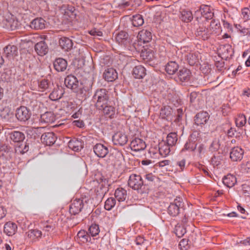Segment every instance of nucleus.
<instances>
[{
    "instance_id": "obj_1",
    "label": "nucleus",
    "mask_w": 250,
    "mask_h": 250,
    "mask_svg": "<svg viewBox=\"0 0 250 250\" xmlns=\"http://www.w3.org/2000/svg\"><path fill=\"white\" fill-rule=\"evenodd\" d=\"M91 204L89 197L83 196L81 198H76L72 201L69 206V212L71 215H75L79 213L83 209H90Z\"/></svg>"
},
{
    "instance_id": "obj_2",
    "label": "nucleus",
    "mask_w": 250,
    "mask_h": 250,
    "mask_svg": "<svg viewBox=\"0 0 250 250\" xmlns=\"http://www.w3.org/2000/svg\"><path fill=\"white\" fill-rule=\"evenodd\" d=\"M109 100V92L105 88L97 89L93 96V100L95 103V106L98 110L103 108L105 104H108Z\"/></svg>"
},
{
    "instance_id": "obj_3",
    "label": "nucleus",
    "mask_w": 250,
    "mask_h": 250,
    "mask_svg": "<svg viewBox=\"0 0 250 250\" xmlns=\"http://www.w3.org/2000/svg\"><path fill=\"white\" fill-rule=\"evenodd\" d=\"M115 40L120 45L125 47L129 51L134 52L137 50L136 43H132L127 32L121 31L116 35Z\"/></svg>"
},
{
    "instance_id": "obj_4",
    "label": "nucleus",
    "mask_w": 250,
    "mask_h": 250,
    "mask_svg": "<svg viewBox=\"0 0 250 250\" xmlns=\"http://www.w3.org/2000/svg\"><path fill=\"white\" fill-rule=\"evenodd\" d=\"M182 207V199L177 197L169 205L167 208L168 213L171 216H177L179 214L180 208Z\"/></svg>"
},
{
    "instance_id": "obj_5",
    "label": "nucleus",
    "mask_w": 250,
    "mask_h": 250,
    "mask_svg": "<svg viewBox=\"0 0 250 250\" xmlns=\"http://www.w3.org/2000/svg\"><path fill=\"white\" fill-rule=\"evenodd\" d=\"M128 185L132 189L138 190L144 185V181L140 175L133 174L129 176Z\"/></svg>"
},
{
    "instance_id": "obj_6",
    "label": "nucleus",
    "mask_w": 250,
    "mask_h": 250,
    "mask_svg": "<svg viewBox=\"0 0 250 250\" xmlns=\"http://www.w3.org/2000/svg\"><path fill=\"white\" fill-rule=\"evenodd\" d=\"M95 154L99 158H104L109 153L107 146L101 143H97L93 146Z\"/></svg>"
},
{
    "instance_id": "obj_7",
    "label": "nucleus",
    "mask_w": 250,
    "mask_h": 250,
    "mask_svg": "<svg viewBox=\"0 0 250 250\" xmlns=\"http://www.w3.org/2000/svg\"><path fill=\"white\" fill-rule=\"evenodd\" d=\"M195 35L199 39L206 41L210 38L212 34L210 30L206 26L202 24L197 28Z\"/></svg>"
},
{
    "instance_id": "obj_8",
    "label": "nucleus",
    "mask_w": 250,
    "mask_h": 250,
    "mask_svg": "<svg viewBox=\"0 0 250 250\" xmlns=\"http://www.w3.org/2000/svg\"><path fill=\"white\" fill-rule=\"evenodd\" d=\"M31 114V112L27 108L22 106L17 109L16 116L19 121L25 122L30 118Z\"/></svg>"
},
{
    "instance_id": "obj_9",
    "label": "nucleus",
    "mask_w": 250,
    "mask_h": 250,
    "mask_svg": "<svg viewBox=\"0 0 250 250\" xmlns=\"http://www.w3.org/2000/svg\"><path fill=\"white\" fill-rule=\"evenodd\" d=\"M127 135L122 132H117L112 137V141L115 145L124 146L127 142Z\"/></svg>"
},
{
    "instance_id": "obj_10",
    "label": "nucleus",
    "mask_w": 250,
    "mask_h": 250,
    "mask_svg": "<svg viewBox=\"0 0 250 250\" xmlns=\"http://www.w3.org/2000/svg\"><path fill=\"white\" fill-rule=\"evenodd\" d=\"M64 84L66 86L71 89L75 92L77 91L79 82L76 77L73 75H68L64 80Z\"/></svg>"
},
{
    "instance_id": "obj_11",
    "label": "nucleus",
    "mask_w": 250,
    "mask_h": 250,
    "mask_svg": "<svg viewBox=\"0 0 250 250\" xmlns=\"http://www.w3.org/2000/svg\"><path fill=\"white\" fill-rule=\"evenodd\" d=\"M42 142L46 146H52L56 142L57 137L52 132H45L41 136Z\"/></svg>"
},
{
    "instance_id": "obj_12",
    "label": "nucleus",
    "mask_w": 250,
    "mask_h": 250,
    "mask_svg": "<svg viewBox=\"0 0 250 250\" xmlns=\"http://www.w3.org/2000/svg\"><path fill=\"white\" fill-rule=\"evenodd\" d=\"M130 147L134 151H140L146 147V144L143 140L135 138L130 143Z\"/></svg>"
},
{
    "instance_id": "obj_13",
    "label": "nucleus",
    "mask_w": 250,
    "mask_h": 250,
    "mask_svg": "<svg viewBox=\"0 0 250 250\" xmlns=\"http://www.w3.org/2000/svg\"><path fill=\"white\" fill-rule=\"evenodd\" d=\"M244 150L240 147H233L230 152V158L232 161H240L243 158Z\"/></svg>"
},
{
    "instance_id": "obj_14",
    "label": "nucleus",
    "mask_w": 250,
    "mask_h": 250,
    "mask_svg": "<svg viewBox=\"0 0 250 250\" xmlns=\"http://www.w3.org/2000/svg\"><path fill=\"white\" fill-rule=\"evenodd\" d=\"M196 14H201L202 18L205 20L212 19L214 16V13L211 11L210 7L207 5H202L199 10L196 12Z\"/></svg>"
},
{
    "instance_id": "obj_15",
    "label": "nucleus",
    "mask_w": 250,
    "mask_h": 250,
    "mask_svg": "<svg viewBox=\"0 0 250 250\" xmlns=\"http://www.w3.org/2000/svg\"><path fill=\"white\" fill-rule=\"evenodd\" d=\"M5 25L8 28H10L11 30H14L18 28L20 26L19 21L16 19L13 15H9L5 20Z\"/></svg>"
},
{
    "instance_id": "obj_16",
    "label": "nucleus",
    "mask_w": 250,
    "mask_h": 250,
    "mask_svg": "<svg viewBox=\"0 0 250 250\" xmlns=\"http://www.w3.org/2000/svg\"><path fill=\"white\" fill-rule=\"evenodd\" d=\"M53 66L57 71L63 72L67 67V62L64 59L59 58L54 61Z\"/></svg>"
},
{
    "instance_id": "obj_17",
    "label": "nucleus",
    "mask_w": 250,
    "mask_h": 250,
    "mask_svg": "<svg viewBox=\"0 0 250 250\" xmlns=\"http://www.w3.org/2000/svg\"><path fill=\"white\" fill-rule=\"evenodd\" d=\"M9 138L14 143L20 144L23 142L25 136L24 134L21 131H13L9 134Z\"/></svg>"
},
{
    "instance_id": "obj_18",
    "label": "nucleus",
    "mask_w": 250,
    "mask_h": 250,
    "mask_svg": "<svg viewBox=\"0 0 250 250\" xmlns=\"http://www.w3.org/2000/svg\"><path fill=\"white\" fill-rule=\"evenodd\" d=\"M64 92V90L62 86L57 85L50 94L49 98L52 101H57L62 97Z\"/></svg>"
},
{
    "instance_id": "obj_19",
    "label": "nucleus",
    "mask_w": 250,
    "mask_h": 250,
    "mask_svg": "<svg viewBox=\"0 0 250 250\" xmlns=\"http://www.w3.org/2000/svg\"><path fill=\"white\" fill-rule=\"evenodd\" d=\"M45 21L42 18H37L30 22V26L35 30H42L45 28Z\"/></svg>"
},
{
    "instance_id": "obj_20",
    "label": "nucleus",
    "mask_w": 250,
    "mask_h": 250,
    "mask_svg": "<svg viewBox=\"0 0 250 250\" xmlns=\"http://www.w3.org/2000/svg\"><path fill=\"white\" fill-rule=\"evenodd\" d=\"M104 77L108 82H113L117 79L118 73L115 69L108 68L105 70Z\"/></svg>"
},
{
    "instance_id": "obj_21",
    "label": "nucleus",
    "mask_w": 250,
    "mask_h": 250,
    "mask_svg": "<svg viewBox=\"0 0 250 250\" xmlns=\"http://www.w3.org/2000/svg\"><path fill=\"white\" fill-rule=\"evenodd\" d=\"M4 55L11 59L18 55V48L17 47L14 45H8L4 48Z\"/></svg>"
},
{
    "instance_id": "obj_22",
    "label": "nucleus",
    "mask_w": 250,
    "mask_h": 250,
    "mask_svg": "<svg viewBox=\"0 0 250 250\" xmlns=\"http://www.w3.org/2000/svg\"><path fill=\"white\" fill-rule=\"evenodd\" d=\"M209 119V115L207 112H201L197 113L195 117V123L198 125H202L206 124Z\"/></svg>"
},
{
    "instance_id": "obj_23",
    "label": "nucleus",
    "mask_w": 250,
    "mask_h": 250,
    "mask_svg": "<svg viewBox=\"0 0 250 250\" xmlns=\"http://www.w3.org/2000/svg\"><path fill=\"white\" fill-rule=\"evenodd\" d=\"M17 226L13 222H7L4 226V232L8 236L13 235L17 231Z\"/></svg>"
},
{
    "instance_id": "obj_24",
    "label": "nucleus",
    "mask_w": 250,
    "mask_h": 250,
    "mask_svg": "<svg viewBox=\"0 0 250 250\" xmlns=\"http://www.w3.org/2000/svg\"><path fill=\"white\" fill-rule=\"evenodd\" d=\"M137 37L140 42L146 43L151 40L152 35L149 31L143 29L139 32Z\"/></svg>"
},
{
    "instance_id": "obj_25",
    "label": "nucleus",
    "mask_w": 250,
    "mask_h": 250,
    "mask_svg": "<svg viewBox=\"0 0 250 250\" xmlns=\"http://www.w3.org/2000/svg\"><path fill=\"white\" fill-rule=\"evenodd\" d=\"M59 45L64 51L70 50L73 46L71 40L66 37H62L59 40Z\"/></svg>"
},
{
    "instance_id": "obj_26",
    "label": "nucleus",
    "mask_w": 250,
    "mask_h": 250,
    "mask_svg": "<svg viewBox=\"0 0 250 250\" xmlns=\"http://www.w3.org/2000/svg\"><path fill=\"white\" fill-rule=\"evenodd\" d=\"M35 50L39 55L42 56L47 53L48 48L45 42L42 41L35 44Z\"/></svg>"
},
{
    "instance_id": "obj_27",
    "label": "nucleus",
    "mask_w": 250,
    "mask_h": 250,
    "mask_svg": "<svg viewBox=\"0 0 250 250\" xmlns=\"http://www.w3.org/2000/svg\"><path fill=\"white\" fill-rule=\"evenodd\" d=\"M83 144L81 140L74 138L69 141L68 146L74 151H78L83 147Z\"/></svg>"
},
{
    "instance_id": "obj_28",
    "label": "nucleus",
    "mask_w": 250,
    "mask_h": 250,
    "mask_svg": "<svg viewBox=\"0 0 250 250\" xmlns=\"http://www.w3.org/2000/svg\"><path fill=\"white\" fill-rule=\"evenodd\" d=\"M124 159V156L121 151L114 149L111 154L110 159L114 165L118 164Z\"/></svg>"
},
{
    "instance_id": "obj_29",
    "label": "nucleus",
    "mask_w": 250,
    "mask_h": 250,
    "mask_svg": "<svg viewBox=\"0 0 250 250\" xmlns=\"http://www.w3.org/2000/svg\"><path fill=\"white\" fill-rule=\"evenodd\" d=\"M55 117L51 112H46L41 115L40 121L41 123L49 124L54 122Z\"/></svg>"
},
{
    "instance_id": "obj_30",
    "label": "nucleus",
    "mask_w": 250,
    "mask_h": 250,
    "mask_svg": "<svg viewBox=\"0 0 250 250\" xmlns=\"http://www.w3.org/2000/svg\"><path fill=\"white\" fill-rule=\"evenodd\" d=\"M178 78L182 82H188L191 76V72L189 70L183 68L180 69L178 73Z\"/></svg>"
},
{
    "instance_id": "obj_31",
    "label": "nucleus",
    "mask_w": 250,
    "mask_h": 250,
    "mask_svg": "<svg viewBox=\"0 0 250 250\" xmlns=\"http://www.w3.org/2000/svg\"><path fill=\"white\" fill-rule=\"evenodd\" d=\"M209 29L210 30L212 35L219 34L222 31L220 23L219 21L215 20H212L210 23Z\"/></svg>"
},
{
    "instance_id": "obj_32",
    "label": "nucleus",
    "mask_w": 250,
    "mask_h": 250,
    "mask_svg": "<svg viewBox=\"0 0 250 250\" xmlns=\"http://www.w3.org/2000/svg\"><path fill=\"white\" fill-rule=\"evenodd\" d=\"M146 74V70L142 65L136 66L133 69V75L136 79H142Z\"/></svg>"
},
{
    "instance_id": "obj_33",
    "label": "nucleus",
    "mask_w": 250,
    "mask_h": 250,
    "mask_svg": "<svg viewBox=\"0 0 250 250\" xmlns=\"http://www.w3.org/2000/svg\"><path fill=\"white\" fill-rule=\"evenodd\" d=\"M114 195L116 199L119 202H123L127 197V191L122 188H118L115 190Z\"/></svg>"
},
{
    "instance_id": "obj_34",
    "label": "nucleus",
    "mask_w": 250,
    "mask_h": 250,
    "mask_svg": "<svg viewBox=\"0 0 250 250\" xmlns=\"http://www.w3.org/2000/svg\"><path fill=\"white\" fill-rule=\"evenodd\" d=\"M179 65L175 61L168 62L166 65V71L169 75H173L178 70Z\"/></svg>"
},
{
    "instance_id": "obj_35",
    "label": "nucleus",
    "mask_w": 250,
    "mask_h": 250,
    "mask_svg": "<svg viewBox=\"0 0 250 250\" xmlns=\"http://www.w3.org/2000/svg\"><path fill=\"white\" fill-rule=\"evenodd\" d=\"M236 182V177L231 174H228L223 178V184L228 188L234 186Z\"/></svg>"
},
{
    "instance_id": "obj_36",
    "label": "nucleus",
    "mask_w": 250,
    "mask_h": 250,
    "mask_svg": "<svg viewBox=\"0 0 250 250\" xmlns=\"http://www.w3.org/2000/svg\"><path fill=\"white\" fill-rule=\"evenodd\" d=\"M28 237L33 241L38 240L42 236V232L38 229H31L27 232Z\"/></svg>"
},
{
    "instance_id": "obj_37",
    "label": "nucleus",
    "mask_w": 250,
    "mask_h": 250,
    "mask_svg": "<svg viewBox=\"0 0 250 250\" xmlns=\"http://www.w3.org/2000/svg\"><path fill=\"white\" fill-rule=\"evenodd\" d=\"M50 83L46 79H43L38 82V89L41 92H45L46 93L50 91Z\"/></svg>"
},
{
    "instance_id": "obj_38",
    "label": "nucleus",
    "mask_w": 250,
    "mask_h": 250,
    "mask_svg": "<svg viewBox=\"0 0 250 250\" xmlns=\"http://www.w3.org/2000/svg\"><path fill=\"white\" fill-rule=\"evenodd\" d=\"M148 154L152 159H157L160 156V148L157 145H151L148 150Z\"/></svg>"
},
{
    "instance_id": "obj_39",
    "label": "nucleus",
    "mask_w": 250,
    "mask_h": 250,
    "mask_svg": "<svg viewBox=\"0 0 250 250\" xmlns=\"http://www.w3.org/2000/svg\"><path fill=\"white\" fill-rule=\"evenodd\" d=\"M170 146H171L169 145L167 143V144H160L159 146V147L160 148V156L162 157H166L167 156L170 152Z\"/></svg>"
},
{
    "instance_id": "obj_40",
    "label": "nucleus",
    "mask_w": 250,
    "mask_h": 250,
    "mask_svg": "<svg viewBox=\"0 0 250 250\" xmlns=\"http://www.w3.org/2000/svg\"><path fill=\"white\" fill-rule=\"evenodd\" d=\"M172 109L169 106H164L162 108L160 112V115L163 119H166L167 120L170 118L172 115Z\"/></svg>"
},
{
    "instance_id": "obj_41",
    "label": "nucleus",
    "mask_w": 250,
    "mask_h": 250,
    "mask_svg": "<svg viewBox=\"0 0 250 250\" xmlns=\"http://www.w3.org/2000/svg\"><path fill=\"white\" fill-rule=\"evenodd\" d=\"M77 237L83 243H86L91 240L89 234L84 230H80L77 234Z\"/></svg>"
},
{
    "instance_id": "obj_42",
    "label": "nucleus",
    "mask_w": 250,
    "mask_h": 250,
    "mask_svg": "<svg viewBox=\"0 0 250 250\" xmlns=\"http://www.w3.org/2000/svg\"><path fill=\"white\" fill-rule=\"evenodd\" d=\"M177 140V134L176 132H171L167 135V143L171 146L176 144Z\"/></svg>"
},
{
    "instance_id": "obj_43",
    "label": "nucleus",
    "mask_w": 250,
    "mask_h": 250,
    "mask_svg": "<svg viewBox=\"0 0 250 250\" xmlns=\"http://www.w3.org/2000/svg\"><path fill=\"white\" fill-rule=\"evenodd\" d=\"M113 4L116 8L124 9L128 7L130 5V3L126 0H114Z\"/></svg>"
},
{
    "instance_id": "obj_44",
    "label": "nucleus",
    "mask_w": 250,
    "mask_h": 250,
    "mask_svg": "<svg viewBox=\"0 0 250 250\" xmlns=\"http://www.w3.org/2000/svg\"><path fill=\"white\" fill-rule=\"evenodd\" d=\"M180 19L185 22H190L193 19L192 13L189 11L183 10L181 12Z\"/></svg>"
},
{
    "instance_id": "obj_45",
    "label": "nucleus",
    "mask_w": 250,
    "mask_h": 250,
    "mask_svg": "<svg viewBox=\"0 0 250 250\" xmlns=\"http://www.w3.org/2000/svg\"><path fill=\"white\" fill-rule=\"evenodd\" d=\"M100 110H102L103 113L110 117L112 118L115 114V108L112 106H109L107 104H105V106L103 107V108H101Z\"/></svg>"
},
{
    "instance_id": "obj_46",
    "label": "nucleus",
    "mask_w": 250,
    "mask_h": 250,
    "mask_svg": "<svg viewBox=\"0 0 250 250\" xmlns=\"http://www.w3.org/2000/svg\"><path fill=\"white\" fill-rule=\"evenodd\" d=\"M224 57L228 58L232 56L233 54L232 48L229 45H224L221 48Z\"/></svg>"
},
{
    "instance_id": "obj_47",
    "label": "nucleus",
    "mask_w": 250,
    "mask_h": 250,
    "mask_svg": "<svg viewBox=\"0 0 250 250\" xmlns=\"http://www.w3.org/2000/svg\"><path fill=\"white\" fill-rule=\"evenodd\" d=\"M144 21L143 17L140 15H136L133 16L132 20V24L135 27L141 26L143 24Z\"/></svg>"
},
{
    "instance_id": "obj_48",
    "label": "nucleus",
    "mask_w": 250,
    "mask_h": 250,
    "mask_svg": "<svg viewBox=\"0 0 250 250\" xmlns=\"http://www.w3.org/2000/svg\"><path fill=\"white\" fill-rule=\"evenodd\" d=\"M187 61L190 65L193 66L198 62V55L193 53H189L187 55Z\"/></svg>"
},
{
    "instance_id": "obj_49",
    "label": "nucleus",
    "mask_w": 250,
    "mask_h": 250,
    "mask_svg": "<svg viewBox=\"0 0 250 250\" xmlns=\"http://www.w3.org/2000/svg\"><path fill=\"white\" fill-rule=\"evenodd\" d=\"M116 203V201L115 198H108L105 202L104 208L107 210H110L115 207Z\"/></svg>"
},
{
    "instance_id": "obj_50",
    "label": "nucleus",
    "mask_w": 250,
    "mask_h": 250,
    "mask_svg": "<svg viewBox=\"0 0 250 250\" xmlns=\"http://www.w3.org/2000/svg\"><path fill=\"white\" fill-rule=\"evenodd\" d=\"M174 231L177 237H181L186 233V229L183 226L176 225Z\"/></svg>"
},
{
    "instance_id": "obj_51",
    "label": "nucleus",
    "mask_w": 250,
    "mask_h": 250,
    "mask_svg": "<svg viewBox=\"0 0 250 250\" xmlns=\"http://www.w3.org/2000/svg\"><path fill=\"white\" fill-rule=\"evenodd\" d=\"M220 146V144L219 139L215 138L213 140L212 142L210 145L209 150L212 152L216 151L219 149Z\"/></svg>"
},
{
    "instance_id": "obj_52",
    "label": "nucleus",
    "mask_w": 250,
    "mask_h": 250,
    "mask_svg": "<svg viewBox=\"0 0 250 250\" xmlns=\"http://www.w3.org/2000/svg\"><path fill=\"white\" fill-rule=\"evenodd\" d=\"M88 231L92 236H96L100 232L99 226L96 224H92L89 228Z\"/></svg>"
},
{
    "instance_id": "obj_53",
    "label": "nucleus",
    "mask_w": 250,
    "mask_h": 250,
    "mask_svg": "<svg viewBox=\"0 0 250 250\" xmlns=\"http://www.w3.org/2000/svg\"><path fill=\"white\" fill-rule=\"evenodd\" d=\"M246 121L245 116L244 115H240L236 118V125L238 127H242L246 124Z\"/></svg>"
},
{
    "instance_id": "obj_54",
    "label": "nucleus",
    "mask_w": 250,
    "mask_h": 250,
    "mask_svg": "<svg viewBox=\"0 0 250 250\" xmlns=\"http://www.w3.org/2000/svg\"><path fill=\"white\" fill-rule=\"evenodd\" d=\"M197 144L195 143V142L189 139L188 142H187V143L185 145L184 149H186L187 150L193 151L196 148Z\"/></svg>"
},
{
    "instance_id": "obj_55",
    "label": "nucleus",
    "mask_w": 250,
    "mask_h": 250,
    "mask_svg": "<svg viewBox=\"0 0 250 250\" xmlns=\"http://www.w3.org/2000/svg\"><path fill=\"white\" fill-rule=\"evenodd\" d=\"M240 170L243 173H250V161L242 163L240 166Z\"/></svg>"
},
{
    "instance_id": "obj_56",
    "label": "nucleus",
    "mask_w": 250,
    "mask_h": 250,
    "mask_svg": "<svg viewBox=\"0 0 250 250\" xmlns=\"http://www.w3.org/2000/svg\"><path fill=\"white\" fill-rule=\"evenodd\" d=\"M179 246L181 250H187L189 248L188 240L187 239H183L180 241Z\"/></svg>"
},
{
    "instance_id": "obj_57",
    "label": "nucleus",
    "mask_w": 250,
    "mask_h": 250,
    "mask_svg": "<svg viewBox=\"0 0 250 250\" xmlns=\"http://www.w3.org/2000/svg\"><path fill=\"white\" fill-rule=\"evenodd\" d=\"M242 15L245 21L250 18V10L248 8H244L242 10Z\"/></svg>"
},
{
    "instance_id": "obj_58",
    "label": "nucleus",
    "mask_w": 250,
    "mask_h": 250,
    "mask_svg": "<svg viewBox=\"0 0 250 250\" xmlns=\"http://www.w3.org/2000/svg\"><path fill=\"white\" fill-rule=\"evenodd\" d=\"M29 146L26 143H21L18 147L17 150L21 153H24L28 150Z\"/></svg>"
},
{
    "instance_id": "obj_59",
    "label": "nucleus",
    "mask_w": 250,
    "mask_h": 250,
    "mask_svg": "<svg viewBox=\"0 0 250 250\" xmlns=\"http://www.w3.org/2000/svg\"><path fill=\"white\" fill-rule=\"evenodd\" d=\"M170 164V161L168 160H165L156 163L155 166L159 168H163L165 166H168Z\"/></svg>"
},
{
    "instance_id": "obj_60",
    "label": "nucleus",
    "mask_w": 250,
    "mask_h": 250,
    "mask_svg": "<svg viewBox=\"0 0 250 250\" xmlns=\"http://www.w3.org/2000/svg\"><path fill=\"white\" fill-rule=\"evenodd\" d=\"M54 229V225L52 223L47 222L44 223L43 225V230L45 231L49 232L51 230H53Z\"/></svg>"
},
{
    "instance_id": "obj_61",
    "label": "nucleus",
    "mask_w": 250,
    "mask_h": 250,
    "mask_svg": "<svg viewBox=\"0 0 250 250\" xmlns=\"http://www.w3.org/2000/svg\"><path fill=\"white\" fill-rule=\"evenodd\" d=\"M176 165L179 167V169L183 170L185 167L186 160L185 159H182L178 160L177 161Z\"/></svg>"
},
{
    "instance_id": "obj_62",
    "label": "nucleus",
    "mask_w": 250,
    "mask_h": 250,
    "mask_svg": "<svg viewBox=\"0 0 250 250\" xmlns=\"http://www.w3.org/2000/svg\"><path fill=\"white\" fill-rule=\"evenodd\" d=\"M89 34L93 36L101 37L103 36L102 32L96 29L91 30L89 31Z\"/></svg>"
},
{
    "instance_id": "obj_63",
    "label": "nucleus",
    "mask_w": 250,
    "mask_h": 250,
    "mask_svg": "<svg viewBox=\"0 0 250 250\" xmlns=\"http://www.w3.org/2000/svg\"><path fill=\"white\" fill-rule=\"evenodd\" d=\"M145 177L146 180L149 182H153L155 179H156V177L151 173L146 174L145 175Z\"/></svg>"
},
{
    "instance_id": "obj_64",
    "label": "nucleus",
    "mask_w": 250,
    "mask_h": 250,
    "mask_svg": "<svg viewBox=\"0 0 250 250\" xmlns=\"http://www.w3.org/2000/svg\"><path fill=\"white\" fill-rule=\"evenodd\" d=\"M145 240L143 237L138 236L136 238L135 242L137 245H141L144 243Z\"/></svg>"
}]
</instances>
